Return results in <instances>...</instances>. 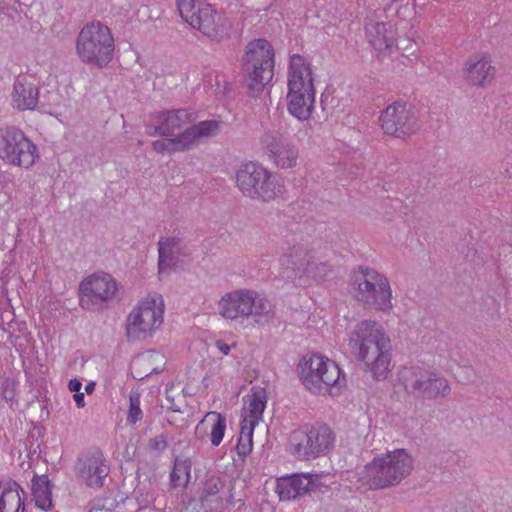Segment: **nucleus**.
<instances>
[{"label":"nucleus","instance_id":"a19ab883","mask_svg":"<svg viewBox=\"0 0 512 512\" xmlns=\"http://www.w3.org/2000/svg\"><path fill=\"white\" fill-rule=\"evenodd\" d=\"M68 387H69L70 391L79 392L81 390L82 383L76 378L71 379L69 381Z\"/></svg>","mask_w":512,"mask_h":512},{"label":"nucleus","instance_id":"58836bf2","mask_svg":"<svg viewBox=\"0 0 512 512\" xmlns=\"http://www.w3.org/2000/svg\"><path fill=\"white\" fill-rule=\"evenodd\" d=\"M221 486L222 484L219 481V479L211 478L207 480V482L205 483V492L208 495H215L216 493L219 492Z\"/></svg>","mask_w":512,"mask_h":512},{"label":"nucleus","instance_id":"0eeeda50","mask_svg":"<svg viewBox=\"0 0 512 512\" xmlns=\"http://www.w3.org/2000/svg\"><path fill=\"white\" fill-rule=\"evenodd\" d=\"M115 43L111 29L100 21L86 23L75 39L79 60L98 68L106 67L112 60Z\"/></svg>","mask_w":512,"mask_h":512},{"label":"nucleus","instance_id":"dca6fc26","mask_svg":"<svg viewBox=\"0 0 512 512\" xmlns=\"http://www.w3.org/2000/svg\"><path fill=\"white\" fill-rule=\"evenodd\" d=\"M260 143L269 161L278 169H293L298 165L299 150L288 139L284 127L267 129L260 138Z\"/></svg>","mask_w":512,"mask_h":512},{"label":"nucleus","instance_id":"f257e3e1","mask_svg":"<svg viewBox=\"0 0 512 512\" xmlns=\"http://www.w3.org/2000/svg\"><path fill=\"white\" fill-rule=\"evenodd\" d=\"M348 347L357 362L374 380H385L390 374L391 340L377 321H359L348 334Z\"/></svg>","mask_w":512,"mask_h":512},{"label":"nucleus","instance_id":"ddd939ff","mask_svg":"<svg viewBox=\"0 0 512 512\" xmlns=\"http://www.w3.org/2000/svg\"><path fill=\"white\" fill-rule=\"evenodd\" d=\"M39 150L21 130L0 129V159L7 165L30 169L39 159Z\"/></svg>","mask_w":512,"mask_h":512},{"label":"nucleus","instance_id":"a211bd4d","mask_svg":"<svg viewBox=\"0 0 512 512\" xmlns=\"http://www.w3.org/2000/svg\"><path fill=\"white\" fill-rule=\"evenodd\" d=\"M462 76L472 87L490 86L496 77V67L492 64L491 56L485 52L470 55L463 63Z\"/></svg>","mask_w":512,"mask_h":512},{"label":"nucleus","instance_id":"7c9ffc66","mask_svg":"<svg viewBox=\"0 0 512 512\" xmlns=\"http://www.w3.org/2000/svg\"><path fill=\"white\" fill-rule=\"evenodd\" d=\"M191 463L187 459L177 458L174 461L173 469L170 473V481L173 487H183L190 479Z\"/></svg>","mask_w":512,"mask_h":512},{"label":"nucleus","instance_id":"20e7f679","mask_svg":"<svg viewBox=\"0 0 512 512\" xmlns=\"http://www.w3.org/2000/svg\"><path fill=\"white\" fill-rule=\"evenodd\" d=\"M415 466L410 451L399 448L377 455L365 465L361 481L369 489H384L399 485L408 478Z\"/></svg>","mask_w":512,"mask_h":512},{"label":"nucleus","instance_id":"f3484780","mask_svg":"<svg viewBox=\"0 0 512 512\" xmlns=\"http://www.w3.org/2000/svg\"><path fill=\"white\" fill-rule=\"evenodd\" d=\"M380 124L384 133L398 138L408 137L419 129L415 110L404 102H394L380 115Z\"/></svg>","mask_w":512,"mask_h":512},{"label":"nucleus","instance_id":"9b49d317","mask_svg":"<svg viewBox=\"0 0 512 512\" xmlns=\"http://www.w3.org/2000/svg\"><path fill=\"white\" fill-rule=\"evenodd\" d=\"M275 66L274 48L266 39L250 41L242 59L246 85L253 96L261 93L273 79Z\"/></svg>","mask_w":512,"mask_h":512},{"label":"nucleus","instance_id":"72a5a7b5","mask_svg":"<svg viewBox=\"0 0 512 512\" xmlns=\"http://www.w3.org/2000/svg\"><path fill=\"white\" fill-rule=\"evenodd\" d=\"M140 395L137 392H131L129 395V409L127 413V422L129 424H136L143 417L141 410Z\"/></svg>","mask_w":512,"mask_h":512},{"label":"nucleus","instance_id":"c9c22d12","mask_svg":"<svg viewBox=\"0 0 512 512\" xmlns=\"http://www.w3.org/2000/svg\"><path fill=\"white\" fill-rule=\"evenodd\" d=\"M16 387L17 383L13 379L7 378L2 382L1 395L6 402L12 403L14 401L16 395Z\"/></svg>","mask_w":512,"mask_h":512},{"label":"nucleus","instance_id":"2eb2a0df","mask_svg":"<svg viewBox=\"0 0 512 512\" xmlns=\"http://www.w3.org/2000/svg\"><path fill=\"white\" fill-rule=\"evenodd\" d=\"M399 379L405 390L422 399H437L450 394L448 380L437 373L421 367H405L400 371Z\"/></svg>","mask_w":512,"mask_h":512},{"label":"nucleus","instance_id":"2f4dec72","mask_svg":"<svg viewBox=\"0 0 512 512\" xmlns=\"http://www.w3.org/2000/svg\"><path fill=\"white\" fill-rule=\"evenodd\" d=\"M205 419H212L213 424L210 429L211 444L215 447L222 442L226 431V417L219 412L210 411L205 415Z\"/></svg>","mask_w":512,"mask_h":512},{"label":"nucleus","instance_id":"c03bdc74","mask_svg":"<svg viewBox=\"0 0 512 512\" xmlns=\"http://www.w3.org/2000/svg\"><path fill=\"white\" fill-rule=\"evenodd\" d=\"M95 382H89L88 384H86L85 386V391L87 394H91L93 393V391L95 390Z\"/></svg>","mask_w":512,"mask_h":512},{"label":"nucleus","instance_id":"c85d7f7f","mask_svg":"<svg viewBox=\"0 0 512 512\" xmlns=\"http://www.w3.org/2000/svg\"><path fill=\"white\" fill-rule=\"evenodd\" d=\"M24 490L12 480L0 483V512H24Z\"/></svg>","mask_w":512,"mask_h":512},{"label":"nucleus","instance_id":"e433bc0d","mask_svg":"<svg viewBox=\"0 0 512 512\" xmlns=\"http://www.w3.org/2000/svg\"><path fill=\"white\" fill-rule=\"evenodd\" d=\"M167 437L163 434L149 440V448L153 451L162 452L167 448Z\"/></svg>","mask_w":512,"mask_h":512},{"label":"nucleus","instance_id":"5701e85b","mask_svg":"<svg viewBox=\"0 0 512 512\" xmlns=\"http://www.w3.org/2000/svg\"><path fill=\"white\" fill-rule=\"evenodd\" d=\"M158 272L170 274L190 252L187 244L179 237H165L158 241Z\"/></svg>","mask_w":512,"mask_h":512},{"label":"nucleus","instance_id":"f8f14e48","mask_svg":"<svg viewBox=\"0 0 512 512\" xmlns=\"http://www.w3.org/2000/svg\"><path fill=\"white\" fill-rule=\"evenodd\" d=\"M165 304L159 293L143 297L127 316L126 334L129 340L151 335L163 323Z\"/></svg>","mask_w":512,"mask_h":512},{"label":"nucleus","instance_id":"f704fd0d","mask_svg":"<svg viewBox=\"0 0 512 512\" xmlns=\"http://www.w3.org/2000/svg\"><path fill=\"white\" fill-rule=\"evenodd\" d=\"M136 500L140 508L149 507L155 500L154 493L150 486L142 485L135 490Z\"/></svg>","mask_w":512,"mask_h":512},{"label":"nucleus","instance_id":"b1692460","mask_svg":"<svg viewBox=\"0 0 512 512\" xmlns=\"http://www.w3.org/2000/svg\"><path fill=\"white\" fill-rule=\"evenodd\" d=\"M79 289L83 296L98 304L114 298L117 283L110 274L94 273L80 283Z\"/></svg>","mask_w":512,"mask_h":512},{"label":"nucleus","instance_id":"bb28decb","mask_svg":"<svg viewBox=\"0 0 512 512\" xmlns=\"http://www.w3.org/2000/svg\"><path fill=\"white\" fill-rule=\"evenodd\" d=\"M365 33L370 45L379 53H391L396 46L395 33L388 23L369 21Z\"/></svg>","mask_w":512,"mask_h":512},{"label":"nucleus","instance_id":"a878e982","mask_svg":"<svg viewBox=\"0 0 512 512\" xmlns=\"http://www.w3.org/2000/svg\"><path fill=\"white\" fill-rule=\"evenodd\" d=\"M316 91H287L288 113L300 122L311 120L315 111Z\"/></svg>","mask_w":512,"mask_h":512},{"label":"nucleus","instance_id":"9d476101","mask_svg":"<svg viewBox=\"0 0 512 512\" xmlns=\"http://www.w3.org/2000/svg\"><path fill=\"white\" fill-rule=\"evenodd\" d=\"M181 18L203 36L221 41L229 36L232 23L223 10L197 0H177Z\"/></svg>","mask_w":512,"mask_h":512},{"label":"nucleus","instance_id":"c756f323","mask_svg":"<svg viewBox=\"0 0 512 512\" xmlns=\"http://www.w3.org/2000/svg\"><path fill=\"white\" fill-rule=\"evenodd\" d=\"M31 493L37 508L43 511L52 508V484L46 475H35L33 477Z\"/></svg>","mask_w":512,"mask_h":512},{"label":"nucleus","instance_id":"4468645a","mask_svg":"<svg viewBox=\"0 0 512 512\" xmlns=\"http://www.w3.org/2000/svg\"><path fill=\"white\" fill-rule=\"evenodd\" d=\"M221 129L219 120H204L181 131L175 136L161 138L151 143L157 154H175L193 149L201 140L215 137Z\"/></svg>","mask_w":512,"mask_h":512},{"label":"nucleus","instance_id":"7ed1b4c3","mask_svg":"<svg viewBox=\"0 0 512 512\" xmlns=\"http://www.w3.org/2000/svg\"><path fill=\"white\" fill-rule=\"evenodd\" d=\"M219 315L242 323L252 320L255 325L269 323L274 317L272 303L261 293L249 288H237L222 295L217 303Z\"/></svg>","mask_w":512,"mask_h":512},{"label":"nucleus","instance_id":"6ab92c4d","mask_svg":"<svg viewBox=\"0 0 512 512\" xmlns=\"http://www.w3.org/2000/svg\"><path fill=\"white\" fill-rule=\"evenodd\" d=\"M322 473H297L277 480L280 500L289 501L324 486Z\"/></svg>","mask_w":512,"mask_h":512},{"label":"nucleus","instance_id":"412c9836","mask_svg":"<svg viewBox=\"0 0 512 512\" xmlns=\"http://www.w3.org/2000/svg\"><path fill=\"white\" fill-rule=\"evenodd\" d=\"M196 117L187 109L162 111L153 116L154 125L147 128L149 136H175L182 129L192 126Z\"/></svg>","mask_w":512,"mask_h":512},{"label":"nucleus","instance_id":"a18cd8bd","mask_svg":"<svg viewBox=\"0 0 512 512\" xmlns=\"http://www.w3.org/2000/svg\"><path fill=\"white\" fill-rule=\"evenodd\" d=\"M340 512H355V511H352V510H345V511H340Z\"/></svg>","mask_w":512,"mask_h":512},{"label":"nucleus","instance_id":"393cba45","mask_svg":"<svg viewBox=\"0 0 512 512\" xmlns=\"http://www.w3.org/2000/svg\"><path fill=\"white\" fill-rule=\"evenodd\" d=\"M39 101V89L27 76L15 79L10 93V105L18 111L34 110Z\"/></svg>","mask_w":512,"mask_h":512},{"label":"nucleus","instance_id":"f03ea898","mask_svg":"<svg viewBox=\"0 0 512 512\" xmlns=\"http://www.w3.org/2000/svg\"><path fill=\"white\" fill-rule=\"evenodd\" d=\"M352 298L363 307L388 313L393 309V290L389 278L369 266H358L349 277Z\"/></svg>","mask_w":512,"mask_h":512},{"label":"nucleus","instance_id":"37998d69","mask_svg":"<svg viewBox=\"0 0 512 512\" xmlns=\"http://www.w3.org/2000/svg\"><path fill=\"white\" fill-rule=\"evenodd\" d=\"M51 115H54L56 117H62L65 115V111H62L61 109L55 107L52 111L49 112Z\"/></svg>","mask_w":512,"mask_h":512},{"label":"nucleus","instance_id":"79ce46f5","mask_svg":"<svg viewBox=\"0 0 512 512\" xmlns=\"http://www.w3.org/2000/svg\"><path fill=\"white\" fill-rule=\"evenodd\" d=\"M215 345L223 355H227L230 352V346L221 340H218Z\"/></svg>","mask_w":512,"mask_h":512},{"label":"nucleus","instance_id":"cd10ccee","mask_svg":"<svg viewBox=\"0 0 512 512\" xmlns=\"http://www.w3.org/2000/svg\"><path fill=\"white\" fill-rule=\"evenodd\" d=\"M242 420L240 424L256 427L263 418L267 404L266 392L263 388H253L251 393L244 397Z\"/></svg>","mask_w":512,"mask_h":512},{"label":"nucleus","instance_id":"473e14b6","mask_svg":"<svg viewBox=\"0 0 512 512\" xmlns=\"http://www.w3.org/2000/svg\"><path fill=\"white\" fill-rule=\"evenodd\" d=\"M254 429V427L240 424V435L236 446L237 454L240 457H245L252 451Z\"/></svg>","mask_w":512,"mask_h":512},{"label":"nucleus","instance_id":"4c0bfd02","mask_svg":"<svg viewBox=\"0 0 512 512\" xmlns=\"http://www.w3.org/2000/svg\"><path fill=\"white\" fill-rule=\"evenodd\" d=\"M113 501L111 500H96L92 503L88 512H113Z\"/></svg>","mask_w":512,"mask_h":512},{"label":"nucleus","instance_id":"aec40b11","mask_svg":"<svg viewBox=\"0 0 512 512\" xmlns=\"http://www.w3.org/2000/svg\"><path fill=\"white\" fill-rule=\"evenodd\" d=\"M75 471L86 485L101 487L109 474V465L102 452L88 451L78 458Z\"/></svg>","mask_w":512,"mask_h":512},{"label":"nucleus","instance_id":"423d86ee","mask_svg":"<svg viewBox=\"0 0 512 512\" xmlns=\"http://www.w3.org/2000/svg\"><path fill=\"white\" fill-rule=\"evenodd\" d=\"M281 274L298 287H309L323 282L331 273V266L320 261L312 250L293 246L280 257Z\"/></svg>","mask_w":512,"mask_h":512},{"label":"nucleus","instance_id":"4be33fe9","mask_svg":"<svg viewBox=\"0 0 512 512\" xmlns=\"http://www.w3.org/2000/svg\"><path fill=\"white\" fill-rule=\"evenodd\" d=\"M316 68L300 54H292L287 66V91H316Z\"/></svg>","mask_w":512,"mask_h":512},{"label":"nucleus","instance_id":"ea45409f","mask_svg":"<svg viewBox=\"0 0 512 512\" xmlns=\"http://www.w3.org/2000/svg\"><path fill=\"white\" fill-rule=\"evenodd\" d=\"M73 399L78 408H83L85 406L84 393H82L80 391L75 392V394L73 395Z\"/></svg>","mask_w":512,"mask_h":512},{"label":"nucleus","instance_id":"6e6552de","mask_svg":"<svg viewBox=\"0 0 512 512\" xmlns=\"http://www.w3.org/2000/svg\"><path fill=\"white\" fill-rule=\"evenodd\" d=\"M235 177L237 188L253 200L270 202L283 197L286 192L282 178L256 162L242 163Z\"/></svg>","mask_w":512,"mask_h":512},{"label":"nucleus","instance_id":"1a4fd4ad","mask_svg":"<svg viewBox=\"0 0 512 512\" xmlns=\"http://www.w3.org/2000/svg\"><path fill=\"white\" fill-rule=\"evenodd\" d=\"M336 441L334 431L326 424H304L292 430L287 451L295 459L311 461L329 454Z\"/></svg>","mask_w":512,"mask_h":512},{"label":"nucleus","instance_id":"39448f33","mask_svg":"<svg viewBox=\"0 0 512 512\" xmlns=\"http://www.w3.org/2000/svg\"><path fill=\"white\" fill-rule=\"evenodd\" d=\"M298 374L304 387L314 395L338 396L346 385L336 362L320 354L303 357L298 364Z\"/></svg>","mask_w":512,"mask_h":512}]
</instances>
